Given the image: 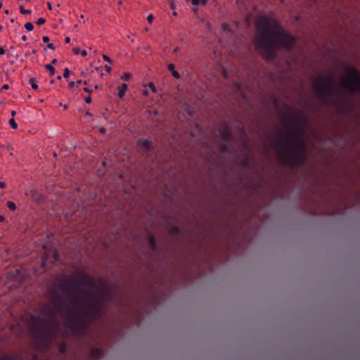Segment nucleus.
<instances>
[{"label":"nucleus","mask_w":360,"mask_h":360,"mask_svg":"<svg viewBox=\"0 0 360 360\" xmlns=\"http://www.w3.org/2000/svg\"><path fill=\"white\" fill-rule=\"evenodd\" d=\"M281 127L283 132L276 135H303L307 127V117L305 113L288 105L279 115Z\"/></svg>","instance_id":"nucleus-5"},{"label":"nucleus","mask_w":360,"mask_h":360,"mask_svg":"<svg viewBox=\"0 0 360 360\" xmlns=\"http://www.w3.org/2000/svg\"><path fill=\"white\" fill-rule=\"evenodd\" d=\"M100 131H101V133H104L105 132V130H104L103 128H101Z\"/></svg>","instance_id":"nucleus-53"},{"label":"nucleus","mask_w":360,"mask_h":360,"mask_svg":"<svg viewBox=\"0 0 360 360\" xmlns=\"http://www.w3.org/2000/svg\"><path fill=\"white\" fill-rule=\"evenodd\" d=\"M70 76V70L68 68H66L65 70H64V73H63V77L65 78H68Z\"/></svg>","instance_id":"nucleus-26"},{"label":"nucleus","mask_w":360,"mask_h":360,"mask_svg":"<svg viewBox=\"0 0 360 360\" xmlns=\"http://www.w3.org/2000/svg\"><path fill=\"white\" fill-rule=\"evenodd\" d=\"M43 41L45 42V43H47L49 41V37L48 36H44L43 37Z\"/></svg>","instance_id":"nucleus-34"},{"label":"nucleus","mask_w":360,"mask_h":360,"mask_svg":"<svg viewBox=\"0 0 360 360\" xmlns=\"http://www.w3.org/2000/svg\"><path fill=\"white\" fill-rule=\"evenodd\" d=\"M83 84H85V85H87L88 84V82L87 81H83Z\"/></svg>","instance_id":"nucleus-52"},{"label":"nucleus","mask_w":360,"mask_h":360,"mask_svg":"<svg viewBox=\"0 0 360 360\" xmlns=\"http://www.w3.org/2000/svg\"><path fill=\"white\" fill-rule=\"evenodd\" d=\"M66 350V347H65V344H63L60 345V351L62 354L65 353Z\"/></svg>","instance_id":"nucleus-28"},{"label":"nucleus","mask_w":360,"mask_h":360,"mask_svg":"<svg viewBox=\"0 0 360 360\" xmlns=\"http://www.w3.org/2000/svg\"><path fill=\"white\" fill-rule=\"evenodd\" d=\"M100 88H101V86H100V85L96 84V85L94 86V89H99Z\"/></svg>","instance_id":"nucleus-46"},{"label":"nucleus","mask_w":360,"mask_h":360,"mask_svg":"<svg viewBox=\"0 0 360 360\" xmlns=\"http://www.w3.org/2000/svg\"><path fill=\"white\" fill-rule=\"evenodd\" d=\"M6 187V184L4 182L0 181V188H4Z\"/></svg>","instance_id":"nucleus-39"},{"label":"nucleus","mask_w":360,"mask_h":360,"mask_svg":"<svg viewBox=\"0 0 360 360\" xmlns=\"http://www.w3.org/2000/svg\"><path fill=\"white\" fill-rule=\"evenodd\" d=\"M34 359H35V360H37V355H34Z\"/></svg>","instance_id":"nucleus-59"},{"label":"nucleus","mask_w":360,"mask_h":360,"mask_svg":"<svg viewBox=\"0 0 360 360\" xmlns=\"http://www.w3.org/2000/svg\"><path fill=\"white\" fill-rule=\"evenodd\" d=\"M4 220V217L3 216H0V221H3Z\"/></svg>","instance_id":"nucleus-49"},{"label":"nucleus","mask_w":360,"mask_h":360,"mask_svg":"<svg viewBox=\"0 0 360 360\" xmlns=\"http://www.w3.org/2000/svg\"><path fill=\"white\" fill-rule=\"evenodd\" d=\"M25 28L27 31H32V30H33V29H34V25H32V22H26V23L25 24Z\"/></svg>","instance_id":"nucleus-20"},{"label":"nucleus","mask_w":360,"mask_h":360,"mask_svg":"<svg viewBox=\"0 0 360 360\" xmlns=\"http://www.w3.org/2000/svg\"><path fill=\"white\" fill-rule=\"evenodd\" d=\"M1 7H2V1H1V0H0V9L1 8Z\"/></svg>","instance_id":"nucleus-55"},{"label":"nucleus","mask_w":360,"mask_h":360,"mask_svg":"<svg viewBox=\"0 0 360 360\" xmlns=\"http://www.w3.org/2000/svg\"><path fill=\"white\" fill-rule=\"evenodd\" d=\"M20 11L23 15H25V14H30L32 13L30 10H26L22 6H20Z\"/></svg>","instance_id":"nucleus-22"},{"label":"nucleus","mask_w":360,"mask_h":360,"mask_svg":"<svg viewBox=\"0 0 360 360\" xmlns=\"http://www.w3.org/2000/svg\"><path fill=\"white\" fill-rule=\"evenodd\" d=\"M31 319L34 321L33 332L38 346L44 349L49 348L56 340L59 329L55 312L48 310L46 311L45 318L37 319L36 316H32Z\"/></svg>","instance_id":"nucleus-4"},{"label":"nucleus","mask_w":360,"mask_h":360,"mask_svg":"<svg viewBox=\"0 0 360 360\" xmlns=\"http://www.w3.org/2000/svg\"><path fill=\"white\" fill-rule=\"evenodd\" d=\"M32 53L35 54V53H37V51L35 49H33Z\"/></svg>","instance_id":"nucleus-56"},{"label":"nucleus","mask_w":360,"mask_h":360,"mask_svg":"<svg viewBox=\"0 0 360 360\" xmlns=\"http://www.w3.org/2000/svg\"><path fill=\"white\" fill-rule=\"evenodd\" d=\"M95 70L97 71V72H101L98 68H96Z\"/></svg>","instance_id":"nucleus-54"},{"label":"nucleus","mask_w":360,"mask_h":360,"mask_svg":"<svg viewBox=\"0 0 360 360\" xmlns=\"http://www.w3.org/2000/svg\"><path fill=\"white\" fill-rule=\"evenodd\" d=\"M84 91H85L86 92H87L89 94L91 93V90H90L88 87H84Z\"/></svg>","instance_id":"nucleus-40"},{"label":"nucleus","mask_w":360,"mask_h":360,"mask_svg":"<svg viewBox=\"0 0 360 360\" xmlns=\"http://www.w3.org/2000/svg\"><path fill=\"white\" fill-rule=\"evenodd\" d=\"M15 273H16V274H19V273H20L19 270H18V269L15 270Z\"/></svg>","instance_id":"nucleus-57"},{"label":"nucleus","mask_w":360,"mask_h":360,"mask_svg":"<svg viewBox=\"0 0 360 360\" xmlns=\"http://www.w3.org/2000/svg\"><path fill=\"white\" fill-rule=\"evenodd\" d=\"M45 22H46V19H45V18H39V19L37 20V22H36V23H37L38 25H44Z\"/></svg>","instance_id":"nucleus-25"},{"label":"nucleus","mask_w":360,"mask_h":360,"mask_svg":"<svg viewBox=\"0 0 360 360\" xmlns=\"http://www.w3.org/2000/svg\"><path fill=\"white\" fill-rule=\"evenodd\" d=\"M346 74L342 77V87L352 92L360 93V72L353 67L346 68Z\"/></svg>","instance_id":"nucleus-7"},{"label":"nucleus","mask_w":360,"mask_h":360,"mask_svg":"<svg viewBox=\"0 0 360 360\" xmlns=\"http://www.w3.org/2000/svg\"><path fill=\"white\" fill-rule=\"evenodd\" d=\"M200 1L202 4L205 5L207 3V0H200Z\"/></svg>","instance_id":"nucleus-47"},{"label":"nucleus","mask_w":360,"mask_h":360,"mask_svg":"<svg viewBox=\"0 0 360 360\" xmlns=\"http://www.w3.org/2000/svg\"><path fill=\"white\" fill-rule=\"evenodd\" d=\"M6 46L0 47V55H4L6 53Z\"/></svg>","instance_id":"nucleus-30"},{"label":"nucleus","mask_w":360,"mask_h":360,"mask_svg":"<svg viewBox=\"0 0 360 360\" xmlns=\"http://www.w3.org/2000/svg\"><path fill=\"white\" fill-rule=\"evenodd\" d=\"M191 2L193 4V5H195V6H197V5H199L200 4H201L200 0H192Z\"/></svg>","instance_id":"nucleus-31"},{"label":"nucleus","mask_w":360,"mask_h":360,"mask_svg":"<svg viewBox=\"0 0 360 360\" xmlns=\"http://www.w3.org/2000/svg\"><path fill=\"white\" fill-rule=\"evenodd\" d=\"M77 86V84H76V82H69V84H68V86H69L70 88H73V87H74V86Z\"/></svg>","instance_id":"nucleus-33"},{"label":"nucleus","mask_w":360,"mask_h":360,"mask_svg":"<svg viewBox=\"0 0 360 360\" xmlns=\"http://www.w3.org/2000/svg\"><path fill=\"white\" fill-rule=\"evenodd\" d=\"M45 68L50 72L51 75H53L55 74L56 70L53 65H51L50 64H46V65H45Z\"/></svg>","instance_id":"nucleus-18"},{"label":"nucleus","mask_w":360,"mask_h":360,"mask_svg":"<svg viewBox=\"0 0 360 360\" xmlns=\"http://www.w3.org/2000/svg\"><path fill=\"white\" fill-rule=\"evenodd\" d=\"M276 155L282 164L294 168L304 165L308 156L305 136H275Z\"/></svg>","instance_id":"nucleus-3"},{"label":"nucleus","mask_w":360,"mask_h":360,"mask_svg":"<svg viewBox=\"0 0 360 360\" xmlns=\"http://www.w3.org/2000/svg\"><path fill=\"white\" fill-rule=\"evenodd\" d=\"M7 205H8V207L9 208V210H14L16 208L15 204L12 201H8L7 202Z\"/></svg>","instance_id":"nucleus-21"},{"label":"nucleus","mask_w":360,"mask_h":360,"mask_svg":"<svg viewBox=\"0 0 360 360\" xmlns=\"http://www.w3.org/2000/svg\"><path fill=\"white\" fill-rule=\"evenodd\" d=\"M86 115H90L89 112H86Z\"/></svg>","instance_id":"nucleus-62"},{"label":"nucleus","mask_w":360,"mask_h":360,"mask_svg":"<svg viewBox=\"0 0 360 360\" xmlns=\"http://www.w3.org/2000/svg\"><path fill=\"white\" fill-rule=\"evenodd\" d=\"M139 144L147 151H149L152 148V143L148 140L139 139Z\"/></svg>","instance_id":"nucleus-11"},{"label":"nucleus","mask_w":360,"mask_h":360,"mask_svg":"<svg viewBox=\"0 0 360 360\" xmlns=\"http://www.w3.org/2000/svg\"><path fill=\"white\" fill-rule=\"evenodd\" d=\"M255 28L257 31L253 40L255 49L267 60L274 57L275 49H290L293 46V37L285 32L274 18L258 17L255 20Z\"/></svg>","instance_id":"nucleus-2"},{"label":"nucleus","mask_w":360,"mask_h":360,"mask_svg":"<svg viewBox=\"0 0 360 360\" xmlns=\"http://www.w3.org/2000/svg\"><path fill=\"white\" fill-rule=\"evenodd\" d=\"M65 41L66 43H70V38L69 37H66L65 39Z\"/></svg>","instance_id":"nucleus-43"},{"label":"nucleus","mask_w":360,"mask_h":360,"mask_svg":"<svg viewBox=\"0 0 360 360\" xmlns=\"http://www.w3.org/2000/svg\"><path fill=\"white\" fill-rule=\"evenodd\" d=\"M149 244L152 250H155L156 249V241L153 236H150Z\"/></svg>","instance_id":"nucleus-15"},{"label":"nucleus","mask_w":360,"mask_h":360,"mask_svg":"<svg viewBox=\"0 0 360 360\" xmlns=\"http://www.w3.org/2000/svg\"><path fill=\"white\" fill-rule=\"evenodd\" d=\"M27 2H30L31 0H26Z\"/></svg>","instance_id":"nucleus-63"},{"label":"nucleus","mask_w":360,"mask_h":360,"mask_svg":"<svg viewBox=\"0 0 360 360\" xmlns=\"http://www.w3.org/2000/svg\"><path fill=\"white\" fill-rule=\"evenodd\" d=\"M2 89H9V85L8 84L3 85Z\"/></svg>","instance_id":"nucleus-42"},{"label":"nucleus","mask_w":360,"mask_h":360,"mask_svg":"<svg viewBox=\"0 0 360 360\" xmlns=\"http://www.w3.org/2000/svg\"><path fill=\"white\" fill-rule=\"evenodd\" d=\"M153 18H154L153 15L152 14H150V15H148L147 20L149 23H152Z\"/></svg>","instance_id":"nucleus-29"},{"label":"nucleus","mask_w":360,"mask_h":360,"mask_svg":"<svg viewBox=\"0 0 360 360\" xmlns=\"http://www.w3.org/2000/svg\"><path fill=\"white\" fill-rule=\"evenodd\" d=\"M336 87L337 84L332 75H320L313 81L315 94L323 102L328 101Z\"/></svg>","instance_id":"nucleus-6"},{"label":"nucleus","mask_w":360,"mask_h":360,"mask_svg":"<svg viewBox=\"0 0 360 360\" xmlns=\"http://www.w3.org/2000/svg\"><path fill=\"white\" fill-rule=\"evenodd\" d=\"M168 70L172 72V76L176 78L179 79L180 77V74L175 70V66L174 64L170 63L168 65Z\"/></svg>","instance_id":"nucleus-14"},{"label":"nucleus","mask_w":360,"mask_h":360,"mask_svg":"<svg viewBox=\"0 0 360 360\" xmlns=\"http://www.w3.org/2000/svg\"><path fill=\"white\" fill-rule=\"evenodd\" d=\"M22 39L23 41H26V40L27 39V37H26L25 35H23V36L22 37Z\"/></svg>","instance_id":"nucleus-48"},{"label":"nucleus","mask_w":360,"mask_h":360,"mask_svg":"<svg viewBox=\"0 0 360 360\" xmlns=\"http://www.w3.org/2000/svg\"><path fill=\"white\" fill-rule=\"evenodd\" d=\"M5 13L8 14V10L5 11Z\"/></svg>","instance_id":"nucleus-60"},{"label":"nucleus","mask_w":360,"mask_h":360,"mask_svg":"<svg viewBox=\"0 0 360 360\" xmlns=\"http://www.w3.org/2000/svg\"><path fill=\"white\" fill-rule=\"evenodd\" d=\"M103 58L104 60L108 62L109 63H112V60L111 59L106 55H103Z\"/></svg>","instance_id":"nucleus-27"},{"label":"nucleus","mask_w":360,"mask_h":360,"mask_svg":"<svg viewBox=\"0 0 360 360\" xmlns=\"http://www.w3.org/2000/svg\"><path fill=\"white\" fill-rule=\"evenodd\" d=\"M219 135H231V132L229 131V127L227 125L226 123L223 122L221 124L220 129H219Z\"/></svg>","instance_id":"nucleus-10"},{"label":"nucleus","mask_w":360,"mask_h":360,"mask_svg":"<svg viewBox=\"0 0 360 360\" xmlns=\"http://www.w3.org/2000/svg\"><path fill=\"white\" fill-rule=\"evenodd\" d=\"M131 77V75L129 72H124L120 77L121 79L125 80V81L129 80Z\"/></svg>","instance_id":"nucleus-19"},{"label":"nucleus","mask_w":360,"mask_h":360,"mask_svg":"<svg viewBox=\"0 0 360 360\" xmlns=\"http://www.w3.org/2000/svg\"><path fill=\"white\" fill-rule=\"evenodd\" d=\"M147 88H148V87H147V86L146 85V86H144V90L143 91V94L144 96H148V94H149L148 91V89H147Z\"/></svg>","instance_id":"nucleus-32"},{"label":"nucleus","mask_w":360,"mask_h":360,"mask_svg":"<svg viewBox=\"0 0 360 360\" xmlns=\"http://www.w3.org/2000/svg\"><path fill=\"white\" fill-rule=\"evenodd\" d=\"M103 355L102 349L98 348H92L91 350V357L94 360L100 359Z\"/></svg>","instance_id":"nucleus-8"},{"label":"nucleus","mask_w":360,"mask_h":360,"mask_svg":"<svg viewBox=\"0 0 360 360\" xmlns=\"http://www.w3.org/2000/svg\"><path fill=\"white\" fill-rule=\"evenodd\" d=\"M0 360H24L23 357L20 354H4L0 357Z\"/></svg>","instance_id":"nucleus-9"},{"label":"nucleus","mask_w":360,"mask_h":360,"mask_svg":"<svg viewBox=\"0 0 360 360\" xmlns=\"http://www.w3.org/2000/svg\"><path fill=\"white\" fill-rule=\"evenodd\" d=\"M9 124L13 129H16L18 127V124L13 118L9 120Z\"/></svg>","instance_id":"nucleus-23"},{"label":"nucleus","mask_w":360,"mask_h":360,"mask_svg":"<svg viewBox=\"0 0 360 360\" xmlns=\"http://www.w3.org/2000/svg\"><path fill=\"white\" fill-rule=\"evenodd\" d=\"M73 52L76 54V55H78L79 53H80L82 56H86L87 55V52L86 50H83L82 51H80V49L78 47H75L73 49Z\"/></svg>","instance_id":"nucleus-17"},{"label":"nucleus","mask_w":360,"mask_h":360,"mask_svg":"<svg viewBox=\"0 0 360 360\" xmlns=\"http://www.w3.org/2000/svg\"><path fill=\"white\" fill-rule=\"evenodd\" d=\"M105 70H106V71H107L108 72H111V70H112V69H111V68H110L109 65H105Z\"/></svg>","instance_id":"nucleus-37"},{"label":"nucleus","mask_w":360,"mask_h":360,"mask_svg":"<svg viewBox=\"0 0 360 360\" xmlns=\"http://www.w3.org/2000/svg\"><path fill=\"white\" fill-rule=\"evenodd\" d=\"M76 84H77V86H78L79 84H83V81L79 79L76 82Z\"/></svg>","instance_id":"nucleus-44"},{"label":"nucleus","mask_w":360,"mask_h":360,"mask_svg":"<svg viewBox=\"0 0 360 360\" xmlns=\"http://www.w3.org/2000/svg\"><path fill=\"white\" fill-rule=\"evenodd\" d=\"M223 138V141H229V139L231 137V136H221Z\"/></svg>","instance_id":"nucleus-41"},{"label":"nucleus","mask_w":360,"mask_h":360,"mask_svg":"<svg viewBox=\"0 0 360 360\" xmlns=\"http://www.w3.org/2000/svg\"><path fill=\"white\" fill-rule=\"evenodd\" d=\"M148 112L152 120L159 121L160 120L159 117V113L156 110H148Z\"/></svg>","instance_id":"nucleus-13"},{"label":"nucleus","mask_w":360,"mask_h":360,"mask_svg":"<svg viewBox=\"0 0 360 360\" xmlns=\"http://www.w3.org/2000/svg\"><path fill=\"white\" fill-rule=\"evenodd\" d=\"M29 83L31 85L32 88L34 89V90H37L38 89V84H37V81L35 78H31L29 80Z\"/></svg>","instance_id":"nucleus-16"},{"label":"nucleus","mask_w":360,"mask_h":360,"mask_svg":"<svg viewBox=\"0 0 360 360\" xmlns=\"http://www.w3.org/2000/svg\"><path fill=\"white\" fill-rule=\"evenodd\" d=\"M146 86L147 87L150 88L153 92H156V88L153 83L149 82Z\"/></svg>","instance_id":"nucleus-24"},{"label":"nucleus","mask_w":360,"mask_h":360,"mask_svg":"<svg viewBox=\"0 0 360 360\" xmlns=\"http://www.w3.org/2000/svg\"><path fill=\"white\" fill-rule=\"evenodd\" d=\"M56 62H57L56 59H53V60H52V63H53V64L56 63Z\"/></svg>","instance_id":"nucleus-51"},{"label":"nucleus","mask_w":360,"mask_h":360,"mask_svg":"<svg viewBox=\"0 0 360 360\" xmlns=\"http://www.w3.org/2000/svg\"><path fill=\"white\" fill-rule=\"evenodd\" d=\"M47 47H48L49 49H53H53H55V46H54L53 44H52V43L49 44L47 45Z\"/></svg>","instance_id":"nucleus-36"},{"label":"nucleus","mask_w":360,"mask_h":360,"mask_svg":"<svg viewBox=\"0 0 360 360\" xmlns=\"http://www.w3.org/2000/svg\"><path fill=\"white\" fill-rule=\"evenodd\" d=\"M47 6H48V8H49V10H52V6H51V4L50 2H49V3L47 4Z\"/></svg>","instance_id":"nucleus-45"},{"label":"nucleus","mask_w":360,"mask_h":360,"mask_svg":"<svg viewBox=\"0 0 360 360\" xmlns=\"http://www.w3.org/2000/svg\"><path fill=\"white\" fill-rule=\"evenodd\" d=\"M79 279L74 278L69 285L70 278L63 276L58 280V287L74 304L72 307L66 304L62 295L57 290L52 292V302L65 319L64 326L73 334L79 333L86 319L101 314L104 298L111 299L112 293L102 281L99 283V292L94 278L83 271L78 270Z\"/></svg>","instance_id":"nucleus-1"},{"label":"nucleus","mask_w":360,"mask_h":360,"mask_svg":"<svg viewBox=\"0 0 360 360\" xmlns=\"http://www.w3.org/2000/svg\"><path fill=\"white\" fill-rule=\"evenodd\" d=\"M53 257H54L55 260H57V259H58V258L59 257V255H58V253H57L56 252H54V254H53Z\"/></svg>","instance_id":"nucleus-38"},{"label":"nucleus","mask_w":360,"mask_h":360,"mask_svg":"<svg viewBox=\"0 0 360 360\" xmlns=\"http://www.w3.org/2000/svg\"><path fill=\"white\" fill-rule=\"evenodd\" d=\"M57 79H61V76H60V75H58V76L57 77Z\"/></svg>","instance_id":"nucleus-58"},{"label":"nucleus","mask_w":360,"mask_h":360,"mask_svg":"<svg viewBox=\"0 0 360 360\" xmlns=\"http://www.w3.org/2000/svg\"><path fill=\"white\" fill-rule=\"evenodd\" d=\"M63 108H65H65H67V105H65L63 106Z\"/></svg>","instance_id":"nucleus-61"},{"label":"nucleus","mask_w":360,"mask_h":360,"mask_svg":"<svg viewBox=\"0 0 360 360\" xmlns=\"http://www.w3.org/2000/svg\"><path fill=\"white\" fill-rule=\"evenodd\" d=\"M11 115H12V116H13H13H15V111L13 110V111L11 112Z\"/></svg>","instance_id":"nucleus-50"},{"label":"nucleus","mask_w":360,"mask_h":360,"mask_svg":"<svg viewBox=\"0 0 360 360\" xmlns=\"http://www.w3.org/2000/svg\"><path fill=\"white\" fill-rule=\"evenodd\" d=\"M128 89V85L127 84H122L121 86L118 87V96L122 98L125 92Z\"/></svg>","instance_id":"nucleus-12"},{"label":"nucleus","mask_w":360,"mask_h":360,"mask_svg":"<svg viewBox=\"0 0 360 360\" xmlns=\"http://www.w3.org/2000/svg\"><path fill=\"white\" fill-rule=\"evenodd\" d=\"M85 101L86 103H90L91 102V98L90 96H87L86 98H85Z\"/></svg>","instance_id":"nucleus-35"}]
</instances>
